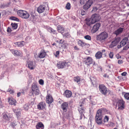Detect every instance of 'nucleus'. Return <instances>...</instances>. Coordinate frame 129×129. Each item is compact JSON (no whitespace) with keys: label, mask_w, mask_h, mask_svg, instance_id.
Instances as JSON below:
<instances>
[{"label":"nucleus","mask_w":129,"mask_h":129,"mask_svg":"<svg viewBox=\"0 0 129 129\" xmlns=\"http://www.w3.org/2000/svg\"><path fill=\"white\" fill-rule=\"evenodd\" d=\"M107 110L106 109L101 108L98 110L96 112L95 117V121L96 123L98 124H101L103 122L102 118L103 117V114L102 113L103 110Z\"/></svg>","instance_id":"obj_1"},{"label":"nucleus","mask_w":129,"mask_h":129,"mask_svg":"<svg viewBox=\"0 0 129 129\" xmlns=\"http://www.w3.org/2000/svg\"><path fill=\"white\" fill-rule=\"evenodd\" d=\"M17 14L19 17L23 19H27L29 16V14L28 12L21 10H18Z\"/></svg>","instance_id":"obj_2"},{"label":"nucleus","mask_w":129,"mask_h":129,"mask_svg":"<svg viewBox=\"0 0 129 129\" xmlns=\"http://www.w3.org/2000/svg\"><path fill=\"white\" fill-rule=\"evenodd\" d=\"M108 36V34L106 32H103L98 35L97 38L98 40L103 42L106 41Z\"/></svg>","instance_id":"obj_3"},{"label":"nucleus","mask_w":129,"mask_h":129,"mask_svg":"<svg viewBox=\"0 0 129 129\" xmlns=\"http://www.w3.org/2000/svg\"><path fill=\"white\" fill-rule=\"evenodd\" d=\"M46 7L44 5H41L37 9V12L39 13H41L44 12L43 13L44 16L47 15L48 13V11L46 9Z\"/></svg>","instance_id":"obj_4"},{"label":"nucleus","mask_w":129,"mask_h":129,"mask_svg":"<svg viewBox=\"0 0 129 129\" xmlns=\"http://www.w3.org/2000/svg\"><path fill=\"white\" fill-rule=\"evenodd\" d=\"M99 88L100 91L103 94L106 95L108 93V89L104 84L99 85Z\"/></svg>","instance_id":"obj_5"},{"label":"nucleus","mask_w":129,"mask_h":129,"mask_svg":"<svg viewBox=\"0 0 129 129\" xmlns=\"http://www.w3.org/2000/svg\"><path fill=\"white\" fill-rule=\"evenodd\" d=\"M38 87L35 84H33L31 87V92L33 94L38 95L39 94Z\"/></svg>","instance_id":"obj_6"},{"label":"nucleus","mask_w":129,"mask_h":129,"mask_svg":"<svg viewBox=\"0 0 129 129\" xmlns=\"http://www.w3.org/2000/svg\"><path fill=\"white\" fill-rule=\"evenodd\" d=\"M121 38L120 37H116L114 41H112L111 44L109 45V47L112 48L114 46H116L118 44V43L120 41Z\"/></svg>","instance_id":"obj_7"},{"label":"nucleus","mask_w":129,"mask_h":129,"mask_svg":"<svg viewBox=\"0 0 129 129\" xmlns=\"http://www.w3.org/2000/svg\"><path fill=\"white\" fill-rule=\"evenodd\" d=\"M91 22L92 23H94L95 22L99 21L100 19L99 15L97 14H94L91 16Z\"/></svg>","instance_id":"obj_8"},{"label":"nucleus","mask_w":129,"mask_h":129,"mask_svg":"<svg viewBox=\"0 0 129 129\" xmlns=\"http://www.w3.org/2000/svg\"><path fill=\"white\" fill-rule=\"evenodd\" d=\"M125 102L122 99L119 100L118 102V109L123 110L125 107Z\"/></svg>","instance_id":"obj_9"},{"label":"nucleus","mask_w":129,"mask_h":129,"mask_svg":"<svg viewBox=\"0 0 129 129\" xmlns=\"http://www.w3.org/2000/svg\"><path fill=\"white\" fill-rule=\"evenodd\" d=\"M93 59L90 57H88L86 58H84V62L85 64L87 66H89L93 62Z\"/></svg>","instance_id":"obj_10"},{"label":"nucleus","mask_w":129,"mask_h":129,"mask_svg":"<svg viewBox=\"0 0 129 129\" xmlns=\"http://www.w3.org/2000/svg\"><path fill=\"white\" fill-rule=\"evenodd\" d=\"M53 101V99L52 96L50 94H47L46 96V102L48 104H51Z\"/></svg>","instance_id":"obj_11"},{"label":"nucleus","mask_w":129,"mask_h":129,"mask_svg":"<svg viewBox=\"0 0 129 129\" xmlns=\"http://www.w3.org/2000/svg\"><path fill=\"white\" fill-rule=\"evenodd\" d=\"M69 103L67 102H64L61 105V108L64 112H66L68 109Z\"/></svg>","instance_id":"obj_12"},{"label":"nucleus","mask_w":129,"mask_h":129,"mask_svg":"<svg viewBox=\"0 0 129 129\" xmlns=\"http://www.w3.org/2000/svg\"><path fill=\"white\" fill-rule=\"evenodd\" d=\"M66 62L63 61H60L57 64V67L58 69H62L64 68L66 66Z\"/></svg>","instance_id":"obj_13"},{"label":"nucleus","mask_w":129,"mask_h":129,"mask_svg":"<svg viewBox=\"0 0 129 129\" xmlns=\"http://www.w3.org/2000/svg\"><path fill=\"white\" fill-rule=\"evenodd\" d=\"M78 110L80 114V119L81 120L82 118L83 115H84L83 113L84 111V108L82 107V104H80L79 106L78 107Z\"/></svg>","instance_id":"obj_14"},{"label":"nucleus","mask_w":129,"mask_h":129,"mask_svg":"<svg viewBox=\"0 0 129 129\" xmlns=\"http://www.w3.org/2000/svg\"><path fill=\"white\" fill-rule=\"evenodd\" d=\"M93 2L92 0H89L83 6V8L85 10H87L93 4Z\"/></svg>","instance_id":"obj_15"},{"label":"nucleus","mask_w":129,"mask_h":129,"mask_svg":"<svg viewBox=\"0 0 129 129\" xmlns=\"http://www.w3.org/2000/svg\"><path fill=\"white\" fill-rule=\"evenodd\" d=\"M100 26V24L99 23H97L95 24L93 26L91 30V32L93 33L96 32L99 29Z\"/></svg>","instance_id":"obj_16"},{"label":"nucleus","mask_w":129,"mask_h":129,"mask_svg":"<svg viewBox=\"0 0 129 129\" xmlns=\"http://www.w3.org/2000/svg\"><path fill=\"white\" fill-rule=\"evenodd\" d=\"M46 105L44 102L40 103L37 106L38 109L39 110H43L45 108Z\"/></svg>","instance_id":"obj_17"},{"label":"nucleus","mask_w":129,"mask_h":129,"mask_svg":"<svg viewBox=\"0 0 129 129\" xmlns=\"http://www.w3.org/2000/svg\"><path fill=\"white\" fill-rule=\"evenodd\" d=\"M128 40L127 38H125L121 41L120 43V45H118L117 47L118 48H120L121 47L124 46L127 43V41Z\"/></svg>","instance_id":"obj_18"},{"label":"nucleus","mask_w":129,"mask_h":129,"mask_svg":"<svg viewBox=\"0 0 129 129\" xmlns=\"http://www.w3.org/2000/svg\"><path fill=\"white\" fill-rule=\"evenodd\" d=\"M11 52L15 56H21L22 54V53L17 50H15L14 49L10 50Z\"/></svg>","instance_id":"obj_19"},{"label":"nucleus","mask_w":129,"mask_h":129,"mask_svg":"<svg viewBox=\"0 0 129 129\" xmlns=\"http://www.w3.org/2000/svg\"><path fill=\"white\" fill-rule=\"evenodd\" d=\"M63 95L67 98L71 97L72 95V92L69 90H66L64 92Z\"/></svg>","instance_id":"obj_20"},{"label":"nucleus","mask_w":129,"mask_h":129,"mask_svg":"<svg viewBox=\"0 0 129 129\" xmlns=\"http://www.w3.org/2000/svg\"><path fill=\"white\" fill-rule=\"evenodd\" d=\"M27 67L30 70L34 69L35 67L36 66L33 64V62L32 61H29L27 62Z\"/></svg>","instance_id":"obj_21"},{"label":"nucleus","mask_w":129,"mask_h":129,"mask_svg":"<svg viewBox=\"0 0 129 129\" xmlns=\"http://www.w3.org/2000/svg\"><path fill=\"white\" fill-rule=\"evenodd\" d=\"M8 102L10 104L14 105V106L16 105L17 101L16 100L12 97L9 98Z\"/></svg>","instance_id":"obj_22"},{"label":"nucleus","mask_w":129,"mask_h":129,"mask_svg":"<svg viewBox=\"0 0 129 129\" xmlns=\"http://www.w3.org/2000/svg\"><path fill=\"white\" fill-rule=\"evenodd\" d=\"M46 53L44 50H42L38 55V57L41 58H44L46 55Z\"/></svg>","instance_id":"obj_23"},{"label":"nucleus","mask_w":129,"mask_h":129,"mask_svg":"<svg viewBox=\"0 0 129 129\" xmlns=\"http://www.w3.org/2000/svg\"><path fill=\"white\" fill-rule=\"evenodd\" d=\"M78 44L80 46L83 47L86 45L89 46V45L85 43L82 40H79L78 42Z\"/></svg>","instance_id":"obj_24"},{"label":"nucleus","mask_w":129,"mask_h":129,"mask_svg":"<svg viewBox=\"0 0 129 129\" xmlns=\"http://www.w3.org/2000/svg\"><path fill=\"white\" fill-rule=\"evenodd\" d=\"M36 128L37 129H44V125L41 122H39L36 125Z\"/></svg>","instance_id":"obj_25"},{"label":"nucleus","mask_w":129,"mask_h":129,"mask_svg":"<svg viewBox=\"0 0 129 129\" xmlns=\"http://www.w3.org/2000/svg\"><path fill=\"white\" fill-rule=\"evenodd\" d=\"M123 28L121 27L119 28L114 32V34L117 36L121 34L123 30Z\"/></svg>","instance_id":"obj_26"},{"label":"nucleus","mask_w":129,"mask_h":129,"mask_svg":"<svg viewBox=\"0 0 129 129\" xmlns=\"http://www.w3.org/2000/svg\"><path fill=\"white\" fill-rule=\"evenodd\" d=\"M17 46L19 47H21L23 46L25 44V42L23 41L21 42H16L14 43Z\"/></svg>","instance_id":"obj_27"},{"label":"nucleus","mask_w":129,"mask_h":129,"mask_svg":"<svg viewBox=\"0 0 129 129\" xmlns=\"http://www.w3.org/2000/svg\"><path fill=\"white\" fill-rule=\"evenodd\" d=\"M14 113L17 116V118H18L21 115V113L20 110L18 109H15L14 110Z\"/></svg>","instance_id":"obj_28"},{"label":"nucleus","mask_w":129,"mask_h":129,"mask_svg":"<svg viewBox=\"0 0 129 129\" xmlns=\"http://www.w3.org/2000/svg\"><path fill=\"white\" fill-rule=\"evenodd\" d=\"M102 52L98 51L96 53L95 56L97 59H100L102 57Z\"/></svg>","instance_id":"obj_29"},{"label":"nucleus","mask_w":129,"mask_h":129,"mask_svg":"<svg viewBox=\"0 0 129 129\" xmlns=\"http://www.w3.org/2000/svg\"><path fill=\"white\" fill-rule=\"evenodd\" d=\"M64 30V28L61 25H58L57 27V30L59 33H62Z\"/></svg>","instance_id":"obj_30"},{"label":"nucleus","mask_w":129,"mask_h":129,"mask_svg":"<svg viewBox=\"0 0 129 129\" xmlns=\"http://www.w3.org/2000/svg\"><path fill=\"white\" fill-rule=\"evenodd\" d=\"M73 80L75 82H76L79 84L81 81V79L80 77L77 76L74 77Z\"/></svg>","instance_id":"obj_31"},{"label":"nucleus","mask_w":129,"mask_h":129,"mask_svg":"<svg viewBox=\"0 0 129 129\" xmlns=\"http://www.w3.org/2000/svg\"><path fill=\"white\" fill-rule=\"evenodd\" d=\"M91 19L89 18H87L85 19L86 24L88 26H90L91 24H93L91 22Z\"/></svg>","instance_id":"obj_32"},{"label":"nucleus","mask_w":129,"mask_h":129,"mask_svg":"<svg viewBox=\"0 0 129 129\" xmlns=\"http://www.w3.org/2000/svg\"><path fill=\"white\" fill-rule=\"evenodd\" d=\"M3 118L6 120H9V117L7 114L5 113L4 112L2 114Z\"/></svg>","instance_id":"obj_33"},{"label":"nucleus","mask_w":129,"mask_h":129,"mask_svg":"<svg viewBox=\"0 0 129 129\" xmlns=\"http://www.w3.org/2000/svg\"><path fill=\"white\" fill-rule=\"evenodd\" d=\"M12 28L13 29H15L17 28L18 26V24L15 23H12L11 24Z\"/></svg>","instance_id":"obj_34"},{"label":"nucleus","mask_w":129,"mask_h":129,"mask_svg":"<svg viewBox=\"0 0 129 129\" xmlns=\"http://www.w3.org/2000/svg\"><path fill=\"white\" fill-rule=\"evenodd\" d=\"M48 29L49 31L51 33H53L54 34H56V31L53 29L51 27H49L48 28Z\"/></svg>","instance_id":"obj_35"},{"label":"nucleus","mask_w":129,"mask_h":129,"mask_svg":"<svg viewBox=\"0 0 129 129\" xmlns=\"http://www.w3.org/2000/svg\"><path fill=\"white\" fill-rule=\"evenodd\" d=\"M109 120L108 117L107 116H105L104 117V119L103 121L104 123L108 122Z\"/></svg>","instance_id":"obj_36"},{"label":"nucleus","mask_w":129,"mask_h":129,"mask_svg":"<svg viewBox=\"0 0 129 129\" xmlns=\"http://www.w3.org/2000/svg\"><path fill=\"white\" fill-rule=\"evenodd\" d=\"M124 96L126 99L127 100H129V93H125L124 94Z\"/></svg>","instance_id":"obj_37"},{"label":"nucleus","mask_w":129,"mask_h":129,"mask_svg":"<svg viewBox=\"0 0 129 129\" xmlns=\"http://www.w3.org/2000/svg\"><path fill=\"white\" fill-rule=\"evenodd\" d=\"M10 19L12 20L15 21H19V19L18 18L14 16H12L10 17Z\"/></svg>","instance_id":"obj_38"},{"label":"nucleus","mask_w":129,"mask_h":129,"mask_svg":"<svg viewBox=\"0 0 129 129\" xmlns=\"http://www.w3.org/2000/svg\"><path fill=\"white\" fill-rule=\"evenodd\" d=\"M71 5L70 3H68L66 5L65 8L68 10H70L71 8Z\"/></svg>","instance_id":"obj_39"},{"label":"nucleus","mask_w":129,"mask_h":129,"mask_svg":"<svg viewBox=\"0 0 129 129\" xmlns=\"http://www.w3.org/2000/svg\"><path fill=\"white\" fill-rule=\"evenodd\" d=\"M84 38L85 39L88 40L90 41L91 39V36L88 35H87L85 36H84Z\"/></svg>","instance_id":"obj_40"},{"label":"nucleus","mask_w":129,"mask_h":129,"mask_svg":"<svg viewBox=\"0 0 129 129\" xmlns=\"http://www.w3.org/2000/svg\"><path fill=\"white\" fill-rule=\"evenodd\" d=\"M129 48V42L127 43V45L126 46L124 47L123 48L124 50H126Z\"/></svg>","instance_id":"obj_41"},{"label":"nucleus","mask_w":129,"mask_h":129,"mask_svg":"<svg viewBox=\"0 0 129 129\" xmlns=\"http://www.w3.org/2000/svg\"><path fill=\"white\" fill-rule=\"evenodd\" d=\"M114 56V53L113 52H111L109 54V58H110L112 59L113 58Z\"/></svg>","instance_id":"obj_42"},{"label":"nucleus","mask_w":129,"mask_h":129,"mask_svg":"<svg viewBox=\"0 0 129 129\" xmlns=\"http://www.w3.org/2000/svg\"><path fill=\"white\" fill-rule=\"evenodd\" d=\"M63 43H62V44H63V45H65L64 46V48H67V46L68 45V44H67V43L66 42V41H63Z\"/></svg>","instance_id":"obj_43"},{"label":"nucleus","mask_w":129,"mask_h":129,"mask_svg":"<svg viewBox=\"0 0 129 129\" xmlns=\"http://www.w3.org/2000/svg\"><path fill=\"white\" fill-rule=\"evenodd\" d=\"M17 125L16 123V122H13L11 123V126L12 127H14L15 126Z\"/></svg>","instance_id":"obj_44"},{"label":"nucleus","mask_w":129,"mask_h":129,"mask_svg":"<svg viewBox=\"0 0 129 129\" xmlns=\"http://www.w3.org/2000/svg\"><path fill=\"white\" fill-rule=\"evenodd\" d=\"M24 109L25 110H27L28 109V106L27 104H25L24 106Z\"/></svg>","instance_id":"obj_45"},{"label":"nucleus","mask_w":129,"mask_h":129,"mask_svg":"<svg viewBox=\"0 0 129 129\" xmlns=\"http://www.w3.org/2000/svg\"><path fill=\"white\" fill-rule=\"evenodd\" d=\"M39 83L41 85H43L44 83V82L42 79H40L39 81Z\"/></svg>","instance_id":"obj_46"},{"label":"nucleus","mask_w":129,"mask_h":129,"mask_svg":"<svg viewBox=\"0 0 129 129\" xmlns=\"http://www.w3.org/2000/svg\"><path fill=\"white\" fill-rule=\"evenodd\" d=\"M59 51H57L56 52V54L55 55V56L56 57H58L59 56Z\"/></svg>","instance_id":"obj_47"},{"label":"nucleus","mask_w":129,"mask_h":129,"mask_svg":"<svg viewBox=\"0 0 129 129\" xmlns=\"http://www.w3.org/2000/svg\"><path fill=\"white\" fill-rule=\"evenodd\" d=\"M12 31L11 29L9 27H8L7 30V31L8 33H10Z\"/></svg>","instance_id":"obj_48"},{"label":"nucleus","mask_w":129,"mask_h":129,"mask_svg":"<svg viewBox=\"0 0 129 129\" xmlns=\"http://www.w3.org/2000/svg\"><path fill=\"white\" fill-rule=\"evenodd\" d=\"M70 35V34L68 33H67L65 34H64V36L66 37H68Z\"/></svg>","instance_id":"obj_49"},{"label":"nucleus","mask_w":129,"mask_h":129,"mask_svg":"<svg viewBox=\"0 0 129 129\" xmlns=\"http://www.w3.org/2000/svg\"><path fill=\"white\" fill-rule=\"evenodd\" d=\"M10 93H13L14 92V91L12 90L9 89L8 91Z\"/></svg>","instance_id":"obj_50"},{"label":"nucleus","mask_w":129,"mask_h":129,"mask_svg":"<svg viewBox=\"0 0 129 129\" xmlns=\"http://www.w3.org/2000/svg\"><path fill=\"white\" fill-rule=\"evenodd\" d=\"M85 11L82 10L81 12V14L82 15H83L85 14Z\"/></svg>","instance_id":"obj_51"},{"label":"nucleus","mask_w":129,"mask_h":129,"mask_svg":"<svg viewBox=\"0 0 129 129\" xmlns=\"http://www.w3.org/2000/svg\"><path fill=\"white\" fill-rule=\"evenodd\" d=\"M126 74H127V73L126 72H123L121 74L122 75V76H126Z\"/></svg>","instance_id":"obj_52"},{"label":"nucleus","mask_w":129,"mask_h":129,"mask_svg":"<svg viewBox=\"0 0 129 129\" xmlns=\"http://www.w3.org/2000/svg\"><path fill=\"white\" fill-rule=\"evenodd\" d=\"M123 61H122V60H118V64H122V63H123Z\"/></svg>","instance_id":"obj_53"},{"label":"nucleus","mask_w":129,"mask_h":129,"mask_svg":"<svg viewBox=\"0 0 129 129\" xmlns=\"http://www.w3.org/2000/svg\"><path fill=\"white\" fill-rule=\"evenodd\" d=\"M116 57L117 59H119L121 58V56H119L118 54H117L116 55Z\"/></svg>","instance_id":"obj_54"},{"label":"nucleus","mask_w":129,"mask_h":129,"mask_svg":"<svg viewBox=\"0 0 129 129\" xmlns=\"http://www.w3.org/2000/svg\"><path fill=\"white\" fill-rule=\"evenodd\" d=\"M97 8L96 7H95L93 8L92 11H97Z\"/></svg>","instance_id":"obj_55"},{"label":"nucleus","mask_w":129,"mask_h":129,"mask_svg":"<svg viewBox=\"0 0 129 129\" xmlns=\"http://www.w3.org/2000/svg\"><path fill=\"white\" fill-rule=\"evenodd\" d=\"M21 94V93L19 92L17 93V96L18 97H19Z\"/></svg>","instance_id":"obj_56"},{"label":"nucleus","mask_w":129,"mask_h":129,"mask_svg":"<svg viewBox=\"0 0 129 129\" xmlns=\"http://www.w3.org/2000/svg\"><path fill=\"white\" fill-rule=\"evenodd\" d=\"M83 0H80V3L81 4H83L84 3V1H83Z\"/></svg>","instance_id":"obj_57"},{"label":"nucleus","mask_w":129,"mask_h":129,"mask_svg":"<svg viewBox=\"0 0 129 129\" xmlns=\"http://www.w3.org/2000/svg\"><path fill=\"white\" fill-rule=\"evenodd\" d=\"M83 0H80V3L81 4H83L84 3V1H83Z\"/></svg>","instance_id":"obj_58"},{"label":"nucleus","mask_w":129,"mask_h":129,"mask_svg":"<svg viewBox=\"0 0 129 129\" xmlns=\"http://www.w3.org/2000/svg\"><path fill=\"white\" fill-rule=\"evenodd\" d=\"M83 0H80V3L81 4H83L84 3V1H83Z\"/></svg>","instance_id":"obj_59"},{"label":"nucleus","mask_w":129,"mask_h":129,"mask_svg":"<svg viewBox=\"0 0 129 129\" xmlns=\"http://www.w3.org/2000/svg\"><path fill=\"white\" fill-rule=\"evenodd\" d=\"M63 40H61L59 41V43H60L61 44H62V43L63 42Z\"/></svg>","instance_id":"obj_60"},{"label":"nucleus","mask_w":129,"mask_h":129,"mask_svg":"<svg viewBox=\"0 0 129 129\" xmlns=\"http://www.w3.org/2000/svg\"><path fill=\"white\" fill-rule=\"evenodd\" d=\"M106 51V50L105 49H103L102 51V53L103 52H105Z\"/></svg>","instance_id":"obj_61"},{"label":"nucleus","mask_w":129,"mask_h":129,"mask_svg":"<svg viewBox=\"0 0 129 129\" xmlns=\"http://www.w3.org/2000/svg\"><path fill=\"white\" fill-rule=\"evenodd\" d=\"M107 76V74H105L103 76L104 77H106Z\"/></svg>","instance_id":"obj_62"},{"label":"nucleus","mask_w":129,"mask_h":129,"mask_svg":"<svg viewBox=\"0 0 129 129\" xmlns=\"http://www.w3.org/2000/svg\"><path fill=\"white\" fill-rule=\"evenodd\" d=\"M52 45H56V44L55 43H54L53 44H52Z\"/></svg>","instance_id":"obj_63"},{"label":"nucleus","mask_w":129,"mask_h":129,"mask_svg":"<svg viewBox=\"0 0 129 129\" xmlns=\"http://www.w3.org/2000/svg\"><path fill=\"white\" fill-rule=\"evenodd\" d=\"M113 129H118L116 128H114Z\"/></svg>","instance_id":"obj_64"}]
</instances>
